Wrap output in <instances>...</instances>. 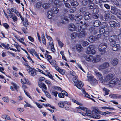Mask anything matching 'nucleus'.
<instances>
[{
	"label": "nucleus",
	"mask_w": 121,
	"mask_h": 121,
	"mask_svg": "<svg viewBox=\"0 0 121 121\" xmlns=\"http://www.w3.org/2000/svg\"><path fill=\"white\" fill-rule=\"evenodd\" d=\"M117 39V36L115 35L112 36H109L108 37V39L110 42L111 45L115 44L116 43V40Z\"/></svg>",
	"instance_id": "2"
},
{
	"label": "nucleus",
	"mask_w": 121,
	"mask_h": 121,
	"mask_svg": "<svg viewBox=\"0 0 121 121\" xmlns=\"http://www.w3.org/2000/svg\"><path fill=\"white\" fill-rule=\"evenodd\" d=\"M11 89L12 91H14L13 88L15 89L17 91V89L19 88V87L16 84H13L12 86H11Z\"/></svg>",
	"instance_id": "25"
},
{
	"label": "nucleus",
	"mask_w": 121,
	"mask_h": 121,
	"mask_svg": "<svg viewBox=\"0 0 121 121\" xmlns=\"http://www.w3.org/2000/svg\"><path fill=\"white\" fill-rule=\"evenodd\" d=\"M101 23L100 21L96 20L93 22V26L95 27H98L99 26Z\"/></svg>",
	"instance_id": "24"
},
{
	"label": "nucleus",
	"mask_w": 121,
	"mask_h": 121,
	"mask_svg": "<svg viewBox=\"0 0 121 121\" xmlns=\"http://www.w3.org/2000/svg\"><path fill=\"white\" fill-rule=\"evenodd\" d=\"M98 112V110L95 108H94L92 111L91 117L99 119L101 116L97 115Z\"/></svg>",
	"instance_id": "3"
},
{
	"label": "nucleus",
	"mask_w": 121,
	"mask_h": 121,
	"mask_svg": "<svg viewBox=\"0 0 121 121\" xmlns=\"http://www.w3.org/2000/svg\"><path fill=\"white\" fill-rule=\"evenodd\" d=\"M39 86L40 88H43L45 90H46L47 89L46 85L45 84H39Z\"/></svg>",
	"instance_id": "42"
},
{
	"label": "nucleus",
	"mask_w": 121,
	"mask_h": 121,
	"mask_svg": "<svg viewBox=\"0 0 121 121\" xmlns=\"http://www.w3.org/2000/svg\"><path fill=\"white\" fill-rule=\"evenodd\" d=\"M47 60L49 62L52 58V56L49 55H46L45 56Z\"/></svg>",
	"instance_id": "54"
},
{
	"label": "nucleus",
	"mask_w": 121,
	"mask_h": 121,
	"mask_svg": "<svg viewBox=\"0 0 121 121\" xmlns=\"http://www.w3.org/2000/svg\"><path fill=\"white\" fill-rule=\"evenodd\" d=\"M104 34V36L106 37L108 36L109 37L110 35V33L109 31H105Z\"/></svg>",
	"instance_id": "61"
},
{
	"label": "nucleus",
	"mask_w": 121,
	"mask_h": 121,
	"mask_svg": "<svg viewBox=\"0 0 121 121\" xmlns=\"http://www.w3.org/2000/svg\"><path fill=\"white\" fill-rule=\"evenodd\" d=\"M81 44H82L83 46H85L87 45L88 44V43L86 41H83L81 43Z\"/></svg>",
	"instance_id": "59"
},
{
	"label": "nucleus",
	"mask_w": 121,
	"mask_h": 121,
	"mask_svg": "<svg viewBox=\"0 0 121 121\" xmlns=\"http://www.w3.org/2000/svg\"><path fill=\"white\" fill-rule=\"evenodd\" d=\"M112 48V50L114 51L118 50L120 48V46L119 44H116L113 46Z\"/></svg>",
	"instance_id": "19"
},
{
	"label": "nucleus",
	"mask_w": 121,
	"mask_h": 121,
	"mask_svg": "<svg viewBox=\"0 0 121 121\" xmlns=\"http://www.w3.org/2000/svg\"><path fill=\"white\" fill-rule=\"evenodd\" d=\"M74 85L78 88L80 89L84 86V84H74Z\"/></svg>",
	"instance_id": "32"
},
{
	"label": "nucleus",
	"mask_w": 121,
	"mask_h": 121,
	"mask_svg": "<svg viewBox=\"0 0 121 121\" xmlns=\"http://www.w3.org/2000/svg\"><path fill=\"white\" fill-rule=\"evenodd\" d=\"M2 99L5 102H8L9 100V98L7 97H4Z\"/></svg>",
	"instance_id": "58"
},
{
	"label": "nucleus",
	"mask_w": 121,
	"mask_h": 121,
	"mask_svg": "<svg viewBox=\"0 0 121 121\" xmlns=\"http://www.w3.org/2000/svg\"><path fill=\"white\" fill-rule=\"evenodd\" d=\"M1 117L5 120H10V118L9 116H7L6 115H2Z\"/></svg>",
	"instance_id": "37"
},
{
	"label": "nucleus",
	"mask_w": 121,
	"mask_h": 121,
	"mask_svg": "<svg viewBox=\"0 0 121 121\" xmlns=\"http://www.w3.org/2000/svg\"><path fill=\"white\" fill-rule=\"evenodd\" d=\"M75 17L74 15L72 14L69 15L68 17L65 15H63L61 17V19L63 20H65V21L68 22L69 21V19L72 20H73L74 19H75Z\"/></svg>",
	"instance_id": "4"
},
{
	"label": "nucleus",
	"mask_w": 121,
	"mask_h": 121,
	"mask_svg": "<svg viewBox=\"0 0 121 121\" xmlns=\"http://www.w3.org/2000/svg\"><path fill=\"white\" fill-rule=\"evenodd\" d=\"M57 40L58 42L59 46H60V48H62V47H63L64 45V44L62 42H61V41L59 40L58 38H57Z\"/></svg>",
	"instance_id": "50"
},
{
	"label": "nucleus",
	"mask_w": 121,
	"mask_h": 121,
	"mask_svg": "<svg viewBox=\"0 0 121 121\" xmlns=\"http://www.w3.org/2000/svg\"><path fill=\"white\" fill-rule=\"evenodd\" d=\"M95 46L94 45L88 46L87 48L86 53L89 54H95L96 51L94 50Z\"/></svg>",
	"instance_id": "1"
},
{
	"label": "nucleus",
	"mask_w": 121,
	"mask_h": 121,
	"mask_svg": "<svg viewBox=\"0 0 121 121\" xmlns=\"http://www.w3.org/2000/svg\"><path fill=\"white\" fill-rule=\"evenodd\" d=\"M51 65L54 67L56 65V61L54 60H51L49 61Z\"/></svg>",
	"instance_id": "34"
},
{
	"label": "nucleus",
	"mask_w": 121,
	"mask_h": 121,
	"mask_svg": "<svg viewBox=\"0 0 121 121\" xmlns=\"http://www.w3.org/2000/svg\"><path fill=\"white\" fill-rule=\"evenodd\" d=\"M82 91L83 93L85 95V97H87V96L89 95V94L88 93H86L85 91V90L83 88L82 89Z\"/></svg>",
	"instance_id": "60"
},
{
	"label": "nucleus",
	"mask_w": 121,
	"mask_h": 121,
	"mask_svg": "<svg viewBox=\"0 0 121 121\" xmlns=\"http://www.w3.org/2000/svg\"><path fill=\"white\" fill-rule=\"evenodd\" d=\"M86 33L84 30L82 31L77 34V36L79 38L84 37L86 36Z\"/></svg>",
	"instance_id": "12"
},
{
	"label": "nucleus",
	"mask_w": 121,
	"mask_h": 121,
	"mask_svg": "<svg viewBox=\"0 0 121 121\" xmlns=\"http://www.w3.org/2000/svg\"><path fill=\"white\" fill-rule=\"evenodd\" d=\"M41 37L43 43L45 45H46V42L44 34H43L42 35Z\"/></svg>",
	"instance_id": "39"
},
{
	"label": "nucleus",
	"mask_w": 121,
	"mask_h": 121,
	"mask_svg": "<svg viewBox=\"0 0 121 121\" xmlns=\"http://www.w3.org/2000/svg\"><path fill=\"white\" fill-rule=\"evenodd\" d=\"M77 36V34L76 33L74 32L71 35V38L74 39V38H76Z\"/></svg>",
	"instance_id": "52"
},
{
	"label": "nucleus",
	"mask_w": 121,
	"mask_h": 121,
	"mask_svg": "<svg viewBox=\"0 0 121 121\" xmlns=\"http://www.w3.org/2000/svg\"><path fill=\"white\" fill-rule=\"evenodd\" d=\"M113 83H117L119 82V80L117 78H114L112 79Z\"/></svg>",
	"instance_id": "63"
},
{
	"label": "nucleus",
	"mask_w": 121,
	"mask_h": 121,
	"mask_svg": "<svg viewBox=\"0 0 121 121\" xmlns=\"http://www.w3.org/2000/svg\"><path fill=\"white\" fill-rule=\"evenodd\" d=\"M48 44H49L50 46L51 47L52 51L54 52H55V50L54 49L53 43L52 41V42H51V43L49 42Z\"/></svg>",
	"instance_id": "26"
},
{
	"label": "nucleus",
	"mask_w": 121,
	"mask_h": 121,
	"mask_svg": "<svg viewBox=\"0 0 121 121\" xmlns=\"http://www.w3.org/2000/svg\"><path fill=\"white\" fill-rule=\"evenodd\" d=\"M42 4V3L40 2H37L36 4V7L37 8H40Z\"/></svg>",
	"instance_id": "56"
},
{
	"label": "nucleus",
	"mask_w": 121,
	"mask_h": 121,
	"mask_svg": "<svg viewBox=\"0 0 121 121\" xmlns=\"http://www.w3.org/2000/svg\"><path fill=\"white\" fill-rule=\"evenodd\" d=\"M72 101L74 103H76V104H77L80 105V106H83V104H82V103H79L78 101L76 100H75L73 99H72Z\"/></svg>",
	"instance_id": "47"
},
{
	"label": "nucleus",
	"mask_w": 121,
	"mask_h": 121,
	"mask_svg": "<svg viewBox=\"0 0 121 121\" xmlns=\"http://www.w3.org/2000/svg\"><path fill=\"white\" fill-rule=\"evenodd\" d=\"M28 52L30 53L33 55V54L34 55L36 53V52L34 49H29L28 50Z\"/></svg>",
	"instance_id": "45"
},
{
	"label": "nucleus",
	"mask_w": 121,
	"mask_h": 121,
	"mask_svg": "<svg viewBox=\"0 0 121 121\" xmlns=\"http://www.w3.org/2000/svg\"><path fill=\"white\" fill-rule=\"evenodd\" d=\"M24 38H22L20 39H18V40L21 43L23 44L25 46H27V45L26 44V43L23 42V41H24Z\"/></svg>",
	"instance_id": "46"
},
{
	"label": "nucleus",
	"mask_w": 121,
	"mask_h": 121,
	"mask_svg": "<svg viewBox=\"0 0 121 121\" xmlns=\"http://www.w3.org/2000/svg\"><path fill=\"white\" fill-rule=\"evenodd\" d=\"M27 70L31 76H34L36 75V70L34 68H31L30 69H28Z\"/></svg>",
	"instance_id": "9"
},
{
	"label": "nucleus",
	"mask_w": 121,
	"mask_h": 121,
	"mask_svg": "<svg viewBox=\"0 0 121 121\" xmlns=\"http://www.w3.org/2000/svg\"><path fill=\"white\" fill-rule=\"evenodd\" d=\"M111 27H119L120 26V24L119 22H117L114 21H110L109 23Z\"/></svg>",
	"instance_id": "8"
},
{
	"label": "nucleus",
	"mask_w": 121,
	"mask_h": 121,
	"mask_svg": "<svg viewBox=\"0 0 121 121\" xmlns=\"http://www.w3.org/2000/svg\"><path fill=\"white\" fill-rule=\"evenodd\" d=\"M42 90L45 93L46 96L47 97L49 98H51V96L48 92L43 90V89H42Z\"/></svg>",
	"instance_id": "55"
},
{
	"label": "nucleus",
	"mask_w": 121,
	"mask_h": 121,
	"mask_svg": "<svg viewBox=\"0 0 121 121\" xmlns=\"http://www.w3.org/2000/svg\"><path fill=\"white\" fill-rule=\"evenodd\" d=\"M104 18L106 21H109L111 19L110 17V14H108L106 15H104Z\"/></svg>",
	"instance_id": "36"
},
{
	"label": "nucleus",
	"mask_w": 121,
	"mask_h": 121,
	"mask_svg": "<svg viewBox=\"0 0 121 121\" xmlns=\"http://www.w3.org/2000/svg\"><path fill=\"white\" fill-rule=\"evenodd\" d=\"M94 5V4L93 3H90L89 4L88 6V8L89 9H92L93 8Z\"/></svg>",
	"instance_id": "64"
},
{
	"label": "nucleus",
	"mask_w": 121,
	"mask_h": 121,
	"mask_svg": "<svg viewBox=\"0 0 121 121\" xmlns=\"http://www.w3.org/2000/svg\"><path fill=\"white\" fill-rule=\"evenodd\" d=\"M99 55H97L96 56L94 57L93 56L91 62L93 63H96L99 62L100 60Z\"/></svg>",
	"instance_id": "13"
},
{
	"label": "nucleus",
	"mask_w": 121,
	"mask_h": 121,
	"mask_svg": "<svg viewBox=\"0 0 121 121\" xmlns=\"http://www.w3.org/2000/svg\"><path fill=\"white\" fill-rule=\"evenodd\" d=\"M118 60L116 58L114 59L112 61V64L113 65H116L118 63Z\"/></svg>",
	"instance_id": "43"
},
{
	"label": "nucleus",
	"mask_w": 121,
	"mask_h": 121,
	"mask_svg": "<svg viewBox=\"0 0 121 121\" xmlns=\"http://www.w3.org/2000/svg\"><path fill=\"white\" fill-rule=\"evenodd\" d=\"M8 16L10 18H12L13 19L14 22L15 23L17 22V18L15 15L13 14L12 13H10V14H8Z\"/></svg>",
	"instance_id": "11"
},
{
	"label": "nucleus",
	"mask_w": 121,
	"mask_h": 121,
	"mask_svg": "<svg viewBox=\"0 0 121 121\" xmlns=\"http://www.w3.org/2000/svg\"><path fill=\"white\" fill-rule=\"evenodd\" d=\"M76 48L79 52L81 51L82 48L81 45L79 44H77L76 45Z\"/></svg>",
	"instance_id": "35"
},
{
	"label": "nucleus",
	"mask_w": 121,
	"mask_h": 121,
	"mask_svg": "<svg viewBox=\"0 0 121 121\" xmlns=\"http://www.w3.org/2000/svg\"><path fill=\"white\" fill-rule=\"evenodd\" d=\"M99 32L101 34H104L105 32V29L103 28H100L99 29Z\"/></svg>",
	"instance_id": "51"
},
{
	"label": "nucleus",
	"mask_w": 121,
	"mask_h": 121,
	"mask_svg": "<svg viewBox=\"0 0 121 121\" xmlns=\"http://www.w3.org/2000/svg\"><path fill=\"white\" fill-rule=\"evenodd\" d=\"M17 11L14 8H12L11 9H8L7 10L8 14H9L10 13H12L11 12H13L15 13Z\"/></svg>",
	"instance_id": "20"
},
{
	"label": "nucleus",
	"mask_w": 121,
	"mask_h": 121,
	"mask_svg": "<svg viewBox=\"0 0 121 121\" xmlns=\"http://www.w3.org/2000/svg\"><path fill=\"white\" fill-rule=\"evenodd\" d=\"M86 111V116H91V111L90 110H89L87 108L86 111Z\"/></svg>",
	"instance_id": "41"
},
{
	"label": "nucleus",
	"mask_w": 121,
	"mask_h": 121,
	"mask_svg": "<svg viewBox=\"0 0 121 121\" xmlns=\"http://www.w3.org/2000/svg\"><path fill=\"white\" fill-rule=\"evenodd\" d=\"M73 82L74 83H82V82L78 80L76 78L74 77L73 79Z\"/></svg>",
	"instance_id": "40"
},
{
	"label": "nucleus",
	"mask_w": 121,
	"mask_h": 121,
	"mask_svg": "<svg viewBox=\"0 0 121 121\" xmlns=\"http://www.w3.org/2000/svg\"><path fill=\"white\" fill-rule=\"evenodd\" d=\"M23 24L24 26L26 27L28 25V21L27 20H25L24 22H23Z\"/></svg>",
	"instance_id": "62"
},
{
	"label": "nucleus",
	"mask_w": 121,
	"mask_h": 121,
	"mask_svg": "<svg viewBox=\"0 0 121 121\" xmlns=\"http://www.w3.org/2000/svg\"><path fill=\"white\" fill-rule=\"evenodd\" d=\"M78 3L76 1H74L71 3V5L72 6L76 7L78 5Z\"/></svg>",
	"instance_id": "48"
},
{
	"label": "nucleus",
	"mask_w": 121,
	"mask_h": 121,
	"mask_svg": "<svg viewBox=\"0 0 121 121\" xmlns=\"http://www.w3.org/2000/svg\"><path fill=\"white\" fill-rule=\"evenodd\" d=\"M103 91L105 92V94L104 95V96L108 95L109 94V92L110 91V90H109L105 87H104L103 88Z\"/></svg>",
	"instance_id": "38"
},
{
	"label": "nucleus",
	"mask_w": 121,
	"mask_h": 121,
	"mask_svg": "<svg viewBox=\"0 0 121 121\" xmlns=\"http://www.w3.org/2000/svg\"><path fill=\"white\" fill-rule=\"evenodd\" d=\"M25 102L26 104L24 105V107L26 108L27 107H29L30 108H33V107L29 104L26 101H25Z\"/></svg>",
	"instance_id": "53"
},
{
	"label": "nucleus",
	"mask_w": 121,
	"mask_h": 121,
	"mask_svg": "<svg viewBox=\"0 0 121 121\" xmlns=\"http://www.w3.org/2000/svg\"><path fill=\"white\" fill-rule=\"evenodd\" d=\"M91 15L90 13L88 12H86L85 14L84 17V19H89L90 18V17Z\"/></svg>",
	"instance_id": "22"
},
{
	"label": "nucleus",
	"mask_w": 121,
	"mask_h": 121,
	"mask_svg": "<svg viewBox=\"0 0 121 121\" xmlns=\"http://www.w3.org/2000/svg\"><path fill=\"white\" fill-rule=\"evenodd\" d=\"M82 18V16L81 15H77L75 17V20L76 21L80 20Z\"/></svg>",
	"instance_id": "31"
},
{
	"label": "nucleus",
	"mask_w": 121,
	"mask_h": 121,
	"mask_svg": "<svg viewBox=\"0 0 121 121\" xmlns=\"http://www.w3.org/2000/svg\"><path fill=\"white\" fill-rule=\"evenodd\" d=\"M88 39V41L91 43L93 42L96 40L95 37L91 36L89 37Z\"/></svg>",
	"instance_id": "29"
},
{
	"label": "nucleus",
	"mask_w": 121,
	"mask_h": 121,
	"mask_svg": "<svg viewBox=\"0 0 121 121\" xmlns=\"http://www.w3.org/2000/svg\"><path fill=\"white\" fill-rule=\"evenodd\" d=\"M68 29L70 31H73L75 29V26L73 24H70L68 26Z\"/></svg>",
	"instance_id": "18"
},
{
	"label": "nucleus",
	"mask_w": 121,
	"mask_h": 121,
	"mask_svg": "<svg viewBox=\"0 0 121 121\" xmlns=\"http://www.w3.org/2000/svg\"><path fill=\"white\" fill-rule=\"evenodd\" d=\"M109 96L111 98L114 99L121 98V96L118 94H110L109 95Z\"/></svg>",
	"instance_id": "16"
},
{
	"label": "nucleus",
	"mask_w": 121,
	"mask_h": 121,
	"mask_svg": "<svg viewBox=\"0 0 121 121\" xmlns=\"http://www.w3.org/2000/svg\"><path fill=\"white\" fill-rule=\"evenodd\" d=\"M52 13L51 11H49L47 13V16L48 18L50 19L52 18Z\"/></svg>",
	"instance_id": "33"
},
{
	"label": "nucleus",
	"mask_w": 121,
	"mask_h": 121,
	"mask_svg": "<svg viewBox=\"0 0 121 121\" xmlns=\"http://www.w3.org/2000/svg\"><path fill=\"white\" fill-rule=\"evenodd\" d=\"M89 30L91 33L94 35L96 34L97 33V31L93 27L90 28Z\"/></svg>",
	"instance_id": "28"
},
{
	"label": "nucleus",
	"mask_w": 121,
	"mask_h": 121,
	"mask_svg": "<svg viewBox=\"0 0 121 121\" xmlns=\"http://www.w3.org/2000/svg\"><path fill=\"white\" fill-rule=\"evenodd\" d=\"M21 82H23V83H28L29 82L28 80L25 78L21 79Z\"/></svg>",
	"instance_id": "49"
},
{
	"label": "nucleus",
	"mask_w": 121,
	"mask_h": 121,
	"mask_svg": "<svg viewBox=\"0 0 121 121\" xmlns=\"http://www.w3.org/2000/svg\"><path fill=\"white\" fill-rule=\"evenodd\" d=\"M58 94V92L56 91H52L51 93V94L52 95H54L55 97H56Z\"/></svg>",
	"instance_id": "57"
},
{
	"label": "nucleus",
	"mask_w": 121,
	"mask_h": 121,
	"mask_svg": "<svg viewBox=\"0 0 121 121\" xmlns=\"http://www.w3.org/2000/svg\"><path fill=\"white\" fill-rule=\"evenodd\" d=\"M96 9H93V11L94 12H93L92 15V17L96 19H97L98 17V15H97V12H95V11H96Z\"/></svg>",
	"instance_id": "17"
},
{
	"label": "nucleus",
	"mask_w": 121,
	"mask_h": 121,
	"mask_svg": "<svg viewBox=\"0 0 121 121\" xmlns=\"http://www.w3.org/2000/svg\"><path fill=\"white\" fill-rule=\"evenodd\" d=\"M83 57L87 61L89 62H91L92 55L89 54L85 55H84Z\"/></svg>",
	"instance_id": "10"
},
{
	"label": "nucleus",
	"mask_w": 121,
	"mask_h": 121,
	"mask_svg": "<svg viewBox=\"0 0 121 121\" xmlns=\"http://www.w3.org/2000/svg\"><path fill=\"white\" fill-rule=\"evenodd\" d=\"M95 74L98 77L99 79L101 80L103 79V76L101 73L98 72V71L96 69H95L94 70Z\"/></svg>",
	"instance_id": "15"
},
{
	"label": "nucleus",
	"mask_w": 121,
	"mask_h": 121,
	"mask_svg": "<svg viewBox=\"0 0 121 121\" xmlns=\"http://www.w3.org/2000/svg\"><path fill=\"white\" fill-rule=\"evenodd\" d=\"M59 10V9L55 7L50 11L52 13L56 14L58 13Z\"/></svg>",
	"instance_id": "27"
},
{
	"label": "nucleus",
	"mask_w": 121,
	"mask_h": 121,
	"mask_svg": "<svg viewBox=\"0 0 121 121\" xmlns=\"http://www.w3.org/2000/svg\"><path fill=\"white\" fill-rule=\"evenodd\" d=\"M107 44L106 43H102L99 45L98 49L100 52H104L107 47Z\"/></svg>",
	"instance_id": "5"
},
{
	"label": "nucleus",
	"mask_w": 121,
	"mask_h": 121,
	"mask_svg": "<svg viewBox=\"0 0 121 121\" xmlns=\"http://www.w3.org/2000/svg\"><path fill=\"white\" fill-rule=\"evenodd\" d=\"M54 3L57 7L60 6L62 4L61 1L59 0H55L54 1Z\"/></svg>",
	"instance_id": "21"
},
{
	"label": "nucleus",
	"mask_w": 121,
	"mask_h": 121,
	"mask_svg": "<svg viewBox=\"0 0 121 121\" xmlns=\"http://www.w3.org/2000/svg\"><path fill=\"white\" fill-rule=\"evenodd\" d=\"M58 105L60 107L63 108L64 106V102L63 101H60L59 103H58Z\"/></svg>",
	"instance_id": "44"
},
{
	"label": "nucleus",
	"mask_w": 121,
	"mask_h": 121,
	"mask_svg": "<svg viewBox=\"0 0 121 121\" xmlns=\"http://www.w3.org/2000/svg\"><path fill=\"white\" fill-rule=\"evenodd\" d=\"M50 6V4L49 3H45L42 4L43 7L45 9L48 8Z\"/></svg>",
	"instance_id": "30"
},
{
	"label": "nucleus",
	"mask_w": 121,
	"mask_h": 121,
	"mask_svg": "<svg viewBox=\"0 0 121 121\" xmlns=\"http://www.w3.org/2000/svg\"><path fill=\"white\" fill-rule=\"evenodd\" d=\"M115 74H114L109 73L106 76L105 80L106 81H108L111 79L114 76Z\"/></svg>",
	"instance_id": "14"
},
{
	"label": "nucleus",
	"mask_w": 121,
	"mask_h": 121,
	"mask_svg": "<svg viewBox=\"0 0 121 121\" xmlns=\"http://www.w3.org/2000/svg\"><path fill=\"white\" fill-rule=\"evenodd\" d=\"M93 0H81V2L83 5H86L87 4L88 2H92Z\"/></svg>",
	"instance_id": "23"
},
{
	"label": "nucleus",
	"mask_w": 121,
	"mask_h": 121,
	"mask_svg": "<svg viewBox=\"0 0 121 121\" xmlns=\"http://www.w3.org/2000/svg\"><path fill=\"white\" fill-rule=\"evenodd\" d=\"M109 66V64L108 62H105L99 66L98 69L100 70H102L105 69Z\"/></svg>",
	"instance_id": "6"
},
{
	"label": "nucleus",
	"mask_w": 121,
	"mask_h": 121,
	"mask_svg": "<svg viewBox=\"0 0 121 121\" xmlns=\"http://www.w3.org/2000/svg\"><path fill=\"white\" fill-rule=\"evenodd\" d=\"M121 10L115 7H112L110 12L113 14L117 15Z\"/></svg>",
	"instance_id": "7"
}]
</instances>
